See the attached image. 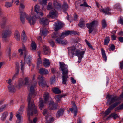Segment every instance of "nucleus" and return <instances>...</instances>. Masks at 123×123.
<instances>
[{"label":"nucleus","instance_id":"obj_45","mask_svg":"<svg viewBox=\"0 0 123 123\" xmlns=\"http://www.w3.org/2000/svg\"><path fill=\"white\" fill-rule=\"evenodd\" d=\"M54 98L56 101L58 102L61 100L62 98L61 97L60 95H58L54 97Z\"/></svg>","mask_w":123,"mask_h":123},{"label":"nucleus","instance_id":"obj_23","mask_svg":"<svg viewBox=\"0 0 123 123\" xmlns=\"http://www.w3.org/2000/svg\"><path fill=\"white\" fill-rule=\"evenodd\" d=\"M48 20L46 18H43L41 21L40 23L43 25V27H45L48 23Z\"/></svg>","mask_w":123,"mask_h":123},{"label":"nucleus","instance_id":"obj_27","mask_svg":"<svg viewBox=\"0 0 123 123\" xmlns=\"http://www.w3.org/2000/svg\"><path fill=\"white\" fill-rule=\"evenodd\" d=\"M14 37L18 41L20 40V34L18 31H15L14 34Z\"/></svg>","mask_w":123,"mask_h":123},{"label":"nucleus","instance_id":"obj_63","mask_svg":"<svg viewBox=\"0 0 123 123\" xmlns=\"http://www.w3.org/2000/svg\"><path fill=\"white\" fill-rule=\"evenodd\" d=\"M50 43L52 47L54 46V45H55V43L54 42L52 41H51L50 42Z\"/></svg>","mask_w":123,"mask_h":123},{"label":"nucleus","instance_id":"obj_3","mask_svg":"<svg viewBox=\"0 0 123 123\" xmlns=\"http://www.w3.org/2000/svg\"><path fill=\"white\" fill-rule=\"evenodd\" d=\"M59 69L62 72V79L63 84H66L67 81L68 76V65L62 62H59Z\"/></svg>","mask_w":123,"mask_h":123},{"label":"nucleus","instance_id":"obj_41","mask_svg":"<svg viewBox=\"0 0 123 123\" xmlns=\"http://www.w3.org/2000/svg\"><path fill=\"white\" fill-rule=\"evenodd\" d=\"M110 39L109 37H106L104 39V45H107L109 43Z\"/></svg>","mask_w":123,"mask_h":123},{"label":"nucleus","instance_id":"obj_13","mask_svg":"<svg viewBox=\"0 0 123 123\" xmlns=\"http://www.w3.org/2000/svg\"><path fill=\"white\" fill-rule=\"evenodd\" d=\"M48 108L51 110H56L59 108L58 107V104L55 103L53 101H50L49 104Z\"/></svg>","mask_w":123,"mask_h":123},{"label":"nucleus","instance_id":"obj_35","mask_svg":"<svg viewBox=\"0 0 123 123\" xmlns=\"http://www.w3.org/2000/svg\"><path fill=\"white\" fill-rule=\"evenodd\" d=\"M25 7L24 5L22 3H20V7H19L20 13H24L23 10Z\"/></svg>","mask_w":123,"mask_h":123},{"label":"nucleus","instance_id":"obj_21","mask_svg":"<svg viewBox=\"0 0 123 123\" xmlns=\"http://www.w3.org/2000/svg\"><path fill=\"white\" fill-rule=\"evenodd\" d=\"M38 79L39 80V86L43 87H44L46 85V84L43 83L44 78L42 76H39L38 77Z\"/></svg>","mask_w":123,"mask_h":123},{"label":"nucleus","instance_id":"obj_26","mask_svg":"<svg viewBox=\"0 0 123 123\" xmlns=\"http://www.w3.org/2000/svg\"><path fill=\"white\" fill-rule=\"evenodd\" d=\"M8 90L10 92L14 93L15 92V89L14 86L12 84H10L8 87Z\"/></svg>","mask_w":123,"mask_h":123},{"label":"nucleus","instance_id":"obj_47","mask_svg":"<svg viewBox=\"0 0 123 123\" xmlns=\"http://www.w3.org/2000/svg\"><path fill=\"white\" fill-rule=\"evenodd\" d=\"M7 106L6 104H4L2 105L0 108V112H2Z\"/></svg>","mask_w":123,"mask_h":123},{"label":"nucleus","instance_id":"obj_51","mask_svg":"<svg viewBox=\"0 0 123 123\" xmlns=\"http://www.w3.org/2000/svg\"><path fill=\"white\" fill-rule=\"evenodd\" d=\"M118 23L120 24L123 25V18L121 17L118 21Z\"/></svg>","mask_w":123,"mask_h":123},{"label":"nucleus","instance_id":"obj_53","mask_svg":"<svg viewBox=\"0 0 123 123\" xmlns=\"http://www.w3.org/2000/svg\"><path fill=\"white\" fill-rule=\"evenodd\" d=\"M80 6H84L91 7V6H89L86 2H84L83 4H80Z\"/></svg>","mask_w":123,"mask_h":123},{"label":"nucleus","instance_id":"obj_50","mask_svg":"<svg viewBox=\"0 0 123 123\" xmlns=\"http://www.w3.org/2000/svg\"><path fill=\"white\" fill-rule=\"evenodd\" d=\"M52 3L49 2L48 3L47 6V9L48 10H51L52 9Z\"/></svg>","mask_w":123,"mask_h":123},{"label":"nucleus","instance_id":"obj_29","mask_svg":"<svg viewBox=\"0 0 123 123\" xmlns=\"http://www.w3.org/2000/svg\"><path fill=\"white\" fill-rule=\"evenodd\" d=\"M102 55L103 59L106 61L107 60V57L106 54L105 53V51L103 49L101 48V49Z\"/></svg>","mask_w":123,"mask_h":123},{"label":"nucleus","instance_id":"obj_17","mask_svg":"<svg viewBox=\"0 0 123 123\" xmlns=\"http://www.w3.org/2000/svg\"><path fill=\"white\" fill-rule=\"evenodd\" d=\"M29 80L28 77H27L25 78L24 79L25 83L23 81L20 82L17 86L18 88L19 89L23 85H27L28 83Z\"/></svg>","mask_w":123,"mask_h":123},{"label":"nucleus","instance_id":"obj_14","mask_svg":"<svg viewBox=\"0 0 123 123\" xmlns=\"http://www.w3.org/2000/svg\"><path fill=\"white\" fill-rule=\"evenodd\" d=\"M58 13L57 12L55 9L52 10L49 12L47 17L48 18H53L56 17Z\"/></svg>","mask_w":123,"mask_h":123},{"label":"nucleus","instance_id":"obj_20","mask_svg":"<svg viewBox=\"0 0 123 123\" xmlns=\"http://www.w3.org/2000/svg\"><path fill=\"white\" fill-rule=\"evenodd\" d=\"M28 15L25 12L24 13H20V19L22 23H24L25 22V18H26L27 19Z\"/></svg>","mask_w":123,"mask_h":123},{"label":"nucleus","instance_id":"obj_1","mask_svg":"<svg viewBox=\"0 0 123 123\" xmlns=\"http://www.w3.org/2000/svg\"><path fill=\"white\" fill-rule=\"evenodd\" d=\"M36 86V83H35L34 85L31 86L30 87V91L31 93H29L27 97V100L28 102V107L27 109V115L29 116L28 119L30 123H36L37 119L36 118H34L33 123L32 121L30 120V115L32 116L35 114V115H37L38 111L36 107L35 106L33 102L31 101V98L33 93L34 92V88Z\"/></svg>","mask_w":123,"mask_h":123},{"label":"nucleus","instance_id":"obj_9","mask_svg":"<svg viewBox=\"0 0 123 123\" xmlns=\"http://www.w3.org/2000/svg\"><path fill=\"white\" fill-rule=\"evenodd\" d=\"M34 9L35 12V15L37 16V18H40V16L42 17L43 16V14L38 5H36L34 7Z\"/></svg>","mask_w":123,"mask_h":123},{"label":"nucleus","instance_id":"obj_38","mask_svg":"<svg viewBox=\"0 0 123 123\" xmlns=\"http://www.w3.org/2000/svg\"><path fill=\"white\" fill-rule=\"evenodd\" d=\"M31 46V49L32 50L35 51L36 50L37 47L34 41H32Z\"/></svg>","mask_w":123,"mask_h":123},{"label":"nucleus","instance_id":"obj_48","mask_svg":"<svg viewBox=\"0 0 123 123\" xmlns=\"http://www.w3.org/2000/svg\"><path fill=\"white\" fill-rule=\"evenodd\" d=\"M115 49V46L113 44H112L108 49L109 51H111V50L113 51Z\"/></svg>","mask_w":123,"mask_h":123},{"label":"nucleus","instance_id":"obj_22","mask_svg":"<svg viewBox=\"0 0 123 123\" xmlns=\"http://www.w3.org/2000/svg\"><path fill=\"white\" fill-rule=\"evenodd\" d=\"M43 47V53L44 55H46L50 53L49 49L47 46L44 45Z\"/></svg>","mask_w":123,"mask_h":123},{"label":"nucleus","instance_id":"obj_10","mask_svg":"<svg viewBox=\"0 0 123 123\" xmlns=\"http://www.w3.org/2000/svg\"><path fill=\"white\" fill-rule=\"evenodd\" d=\"M97 22L96 21H93L90 23H87L86 24L87 27L89 29V33H90L93 31L94 27L97 25Z\"/></svg>","mask_w":123,"mask_h":123},{"label":"nucleus","instance_id":"obj_6","mask_svg":"<svg viewBox=\"0 0 123 123\" xmlns=\"http://www.w3.org/2000/svg\"><path fill=\"white\" fill-rule=\"evenodd\" d=\"M107 98H108L107 101V103L109 105H110L112 104H113L116 103L117 105V106L120 103L119 100V98L116 96L113 95H107Z\"/></svg>","mask_w":123,"mask_h":123},{"label":"nucleus","instance_id":"obj_36","mask_svg":"<svg viewBox=\"0 0 123 123\" xmlns=\"http://www.w3.org/2000/svg\"><path fill=\"white\" fill-rule=\"evenodd\" d=\"M12 3L11 2H6L5 3V6L7 8L12 7Z\"/></svg>","mask_w":123,"mask_h":123},{"label":"nucleus","instance_id":"obj_58","mask_svg":"<svg viewBox=\"0 0 123 123\" xmlns=\"http://www.w3.org/2000/svg\"><path fill=\"white\" fill-rule=\"evenodd\" d=\"M71 82L74 84L76 83V80L74 79L73 78L71 77Z\"/></svg>","mask_w":123,"mask_h":123},{"label":"nucleus","instance_id":"obj_61","mask_svg":"<svg viewBox=\"0 0 123 123\" xmlns=\"http://www.w3.org/2000/svg\"><path fill=\"white\" fill-rule=\"evenodd\" d=\"M13 117V115L12 113L11 112L10 113V117L9 119V120L10 121L12 120V119Z\"/></svg>","mask_w":123,"mask_h":123},{"label":"nucleus","instance_id":"obj_39","mask_svg":"<svg viewBox=\"0 0 123 123\" xmlns=\"http://www.w3.org/2000/svg\"><path fill=\"white\" fill-rule=\"evenodd\" d=\"M21 36L22 37V39L24 42L27 39V37L26 36L25 32L24 30L23 31L21 34Z\"/></svg>","mask_w":123,"mask_h":123},{"label":"nucleus","instance_id":"obj_52","mask_svg":"<svg viewBox=\"0 0 123 123\" xmlns=\"http://www.w3.org/2000/svg\"><path fill=\"white\" fill-rule=\"evenodd\" d=\"M115 8L117 10H121V7L120 5L118 4H116L115 6Z\"/></svg>","mask_w":123,"mask_h":123},{"label":"nucleus","instance_id":"obj_40","mask_svg":"<svg viewBox=\"0 0 123 123\" xmlns=\"http://www.w3.org/2000/svg\"><path fill=\"white\" fill-rule=\"evenodd\" d=\"M69 7L67 3H66L64 2L62 6L63 9L64 10L63 11V12L65 13L66 10L68 9Z\"/></svg>","mask_w":123,"mask_h":123},{"label":"nucleus","instance_id":"obj_16","mask_svg":"<svg viewBox=\"0 0 123 123\" xmlns=\"http://www.w3.org/2000/svg\"><path fill=\"white\" fill-rule=\"evenodd\" d=\"M111 10L110 8L107 7L104 9L101 8L100 10V11L106 15H109L111 14L110 11Z\"/></svg>","mask_w":123,"mask_h":123},{"label":"nucleus","instance_id":"obj_30","mask_svg":"<svg viewBox=\"0 0 123 123\" xmlns=\"http://www.w3.org/2000/svg\"><path fill=\"white\" fill-rule=\"evenodd\" d=\"M8 115V112L6 111L4 112L2 114L1 117V119L2 121H4L7 116Z\"/></svg>","mask_w":123,"mask_h":123},{"label":"nucleus","instance_id":"obj_44","mask_svg":"<svg viewBox=\"0 0 123 123\" xmlns=\"http://www.w3.org/2000/svg\"><path fill=\"white\" fill-rule=\"evenodd\" d=\"M102 28L104 29L106 28L107 25V24L106 21L104 19L103 20L102 22Z\"/></svg>","mask_w":123,"mask_h":123},{"label":"nucleus","instance_id":"obj_49","mask_svg":"<svg viewBox=\"0 0 123 123\" xmlns=\"http://www.w3.org/2000/svg\"><path fill=\"white\" fill-rule=\"evenodd\" d=\"M42 63V62L41 58H39L37 60V64L38 68H39V65L40 64H41Z\"/></svg>","mask_w":123,"mask_h":123},{"label":"nucleus","instance_id":"obj_7","mask_svg":"<svg viewBox=\"0 0 123 123\" xmlns=\"http://www.w3.org/2000/svg\"><path fill=\"white\" fill-rule=\"evenodd\" d=\"M11 31L8 29L4 30L2 32V40L3 42H7L8 41L7 38L11 34Z\"/></svg>","mask_w":123,"mask_h":123},{"label":"nucleus","instance_id":"obj_4","mask_svg":"<svg viewBox=\"0 0 123 123\" xmlns=\"http://www.w3.org/2000/svg\"><path fill=\"white\" fill-rule=\"evenodd\" d=\"M77 34V32L74 31H66L62 33L61 35L60 36L59 38L55 39L57 43L65 45L67 43V42L65 40L63 39L66 36L69 35H72L73 34L76 35Z\"/></svg>","mask_w":123,"mask_h":123},{"label":"nucleus","instance_id":"obj_59","mask_svg":"<svg viewBox=\"0 0 123 123\" xmlns=\"http://www.w3.org/2000/svg\"><path fill=\"white\" fill-rule=\"evenodd\" d=\"M111 37L112 39L113 40H115L116 39V36L114 35H111Z\"/></svg>","mask_w":123,"mask_h":123},{"label":"nucleus","instance_id":"obj_18","mask_svg":"<svg viewBox=\"0 0 123 123\" xmlns=\"http://www.w3.org/2000/svg\"><path fill=\"white\" fill-rule=\"evenodd\" d=\"M73 106L72 108H70L69 110L72 113L74 114V116H75L77 115V106L75 103L73 104Z\"/></svg>","mask_w":123,"mask_h":123},{"label":"nucleus","instance_id":"obj_15","mask_svg":"<svg viewBox=\"0 0 123 123\" xmlns=\"http://www.w3.org/2000/svg\"><path fill=\"white\" fill-rule=\"evenodd\" d=\"M117 105L116 103H115L114 104H112L110 106L105 112V115L104 117H105L107 115H109L110 112L111 110L116 106Z\"/></svg>","mask_w":123,"mask_h":123},{"label":"nucleus","instance_id":"obj_28","mask_svg":"<svg viewBox=\"0 0 123 123\" xmlns=\"http://www.w3.org/2000/svg\"><path fill=\"white\" fill-rule=\"evenodd\" d=\"M39 73L41 74H46L48 73V71L44 68H41L39 70Z\"/></svg>","mask_w":123,"mask_h":123},{"label":"nucleus","instance_id":"obj_60","mask_svg":"<svg viewBox=\"0 0 123 123\" xmlns=\"http://www.w3.org/2000/svg\"><path fill=\"white\" fill-rule=\"evenodd\" d=\"M74 19L75 20H76L78 18V15L76 13H74Z\"/></svg>","mask_w":123,"mask_h":123},{"label":"nucleus","instance_id":"obj_11","mask_svg":"<svg viewBox=\"0 0 123 123\" xmlns=\"http://www.w3.org/2000/svg\"><path fill=\"white\" fill-rule=\"evenodd\" d=\"M43 113V115L45 116L46 119V123H51L54 121L53 117H50L48 116V112L47 110L46 109L44 110Z\"/></svg>","mask_w":123,"mask_h":123},{"label":"nucleus","instance_id":"obj_56","mask_svg":"<svg viewBox=\"0 0 123 123\" xmlns=\"http://www.w3.org/2000/svg\"><path fill=\"white\" fill-rule=\"evenodd\" d=\"M112 117L114 119H115L119 117L118 115L117 114L114 113H112Z\"/></svg>","mask_w":123,"mask_h":123},{"label":"nucleus","instance_id":"obj_12","mask_svg":"<svg viewBox=\"0 0 123 123\" xmlns=\"http://www.w3.org/2000/svg\"><path fill=\"white\" fill-rule=\"evenodd\" d=\"M37 16L35 15L32 17H29L28 15L27 18V20L28 22L30 23V25H31L34 24L36 20L37 19H40V18H37Z\"/></svg>","mask_w":123,"mask_h":123},{"label":"nucleus","instance_id":"obj_8","mask_svg":"<svg viewBox=\"0 0 123 123\" xmlns=\"http://www.w3.org/2000/svg\"><path fill=\"white\" fill-rule=\"evenodd\" d=\"M24 108L23 105L21 106L18 111L16 117L17 118L16 123H20L22 117L21 115L23 113Z\"/></svg>","mask_w":123,"mask_h":123},{"label":"nucleus","instance_id":"obj_5","mask_svg":"<svg viewBox=\"0 0 123 123\" xmlns=\"http://www.w3.org/2000/svg\"><path fill=\"white\" fill-rule=\"evenodd\" d=\"M18 51L20 53V55H22L24 52V62H23L22 60H21V70L23 72L24 70V66L25 63V62L26 61H27V63L28 64H29L30 62V59L29 58L30 57V56H29L28 58H26V55L27 52L26 50V48L25 46L24 45L22 46V49H19L18 50Z\"/></svg>","mask_w":123,"mask_h":123},{"label":"nucleus","instance_id":"obj_31","mask_svg":"<svg viewBox=\"0 0 123 123\" xmlns=\"http://www.w3.org/2000/svg\"><path fill=\"white\" fill-rule=\"evenodd\" d=\"M39 100V106L40 109L42 110L44 106V103L43 100L42 98H40Z\"/></svg>","mask_w":123,"mask_h":123},{"label":"nucleus","instance_id":"obj_25","mask_svg":"<svg viewBox=\"0 0 123 123\" xmlns=\"http://www.w3.org/2000/svg\"><path fill=\"white\" fill-rule=\"evenodd\" d=\"M60 35L59 33L58 32L55 31V32L53 33L51 35V37L55 40L56 39L59 38Z\"/></svg>","mask_w":123,"mask_h":123},{"label":"nucleus","instance_id":"obj_46","mask_svg":"<svg viewBox=\"0 0 123 123\" xmlns=\"http://www.w3.org/2000/svg\"><path fill=\"white\" fill-rule=\"evenodd\" d=\"M49 0H42L40 1V4L42 5H46L47 3V1Z\"/></svg>","mask_w":123,"mask_h":123},{"label":"nucleus","instance_id":"obj_55","mask_svg":"<svg viewBox=\"0 0 123 123\" xmlns=\"http://www.w3.org/2000/svg\"><path fill=\"white\" fill-rule=\"evenodd\" d=\"M16 69H19L20 66L19 63L18 62H16Z\"/></svg>","mask_w":123,"mask_h":123},{"label":"nucleus","instance_id":"obj_54","mask_svg":"<svg viewBox=\"0 0 123 123\" xmlns=\"http://www.w3.org/2000/svg\"><path fill=\"white\" fill-rule=\"evenodd\" d=\"M7 53L9 56H11V49L10 47H9V48L7 50Z\"/></svg>","mask_w":123,"mask_h":123},{"label":"nucleus","instance_id":"obj_32","mask_svg":"<svg viewBox=\"0 0 123 123\" xmlns=\"http://www.w3.org/2000/svg\"><path fill=\"white\" fill-rule=\"evenodd\" d=\"M54 8L55 9H58L61 7V5L58 3L56 0H54Z\"/></svg>","mask_w":123,"mask_h":123},{"label":"nucleus","instance_id":"obj_62","mask_svg":"<svg viewBox=\"0 0 123 123\" xmlns=\"http://www.w3.org/2000/svg\"><path fill=\"white\" fill-rule=\"evenodd\" d=\"M112 113L110 115L109 117L106 119V120H109L112 117Z\"/></svg>","mask_w":123,"mask_h":123},{"label":"nucleus","instance_id":"obj_64","mask_svg":"<svg viewBox=\"0 0 123 123\" xmlns=\"http://www.w3.org/2000/svg\"><path fill=\"white\" fill-rule=\"evenodd\" d=\"M118 39L119 41L121 42H123V37H119L118 38Z\"/></svg>","mask_w":123,"mask_h":123},{"label":"nucleus","instance_id":"obj_24","mask_svg":"<svg viewBox=\"0 0 123 123\" xmlns=\"http://www.w3.org/2000/svg\"><path fill=\"white\" fill-rule=\"evenodd\" d=\"M43 60V65L45 67H49L50 64L49 60L46 58H44Z\"/></svg>","mask_w":123,"mask_h":123},{"label":"nucleus","instance_id":"obj_33","mask_svg":"<svg viewBox=\"0 0 123 123\" xmlns=\"http://www.w3.org/2000/svg\"><path fill=\"white\" fill-rule=\"evenodd\" d=\"M64 110L63 109H59L57 112L56 114V116L57 117H59L60 116H62Z\"/></svg>","mask_w":123,"mask_h":123},{"label":"nucleus","instance_id":"obj_19","mask_svg":"<svg viewBox=\"0 0 123 123\" xmlns=\"http://www.w3.org/2000/svg\"><path fill=\"white\" fill-rule=\"evenodd\" d=\"M55 24L54 30L55 31H57L59 29L63 27V24L60 22L55 23Z\"/></svg>","mask_w":123,"mask_h":123},{"label":"nucleus","instance_id":"obj_37","mask_svg":"<svg viewBox=\"0 0 123 123\" xmlns=\"http://www.w3.org/2000/svg\"><path fill=\"white\" fill-rule=\"evenodd\" d=\"M52 90L53 92L55 94H58L61 93V91L57 88H52Z\"/></svg>","mask_w":123,"mask_h":123},{"label":"nucleus","instance_id":"obj_43","mask_svg":"<svg viewBox=\"0 0 123 123\" xmlns=\"http://www.w3.org/2000/svg\"><path fill=\"white\" fill-rule=\"evenodd\" d=\"M78 25L79 27L81 28L84 27L85 26L84 22L82 19L80 20V22L78 24Z\"/></svg>","mask_w":123,"mask_h":123},{"label":"nucleus","instance_id":"obj_2","mask_svg":"<svg viewBox=\"0 0 123 123\" xmlns=\"http://www.w3.org/2000/svg\"><path fill=\"white\" fill-rule=\"evenodd\" d=\"M81 47L80 45L77 43H75L73 46L69 48V54L71 53L72 55H75L78 57L79 60L81 59L84 56L85 53L84 51L78 49V47Z\"/></svg>","mask_w":123,"mask_h":123},{"label":"nucleus","instance_id":"obj_57","mask_svg":"<svg viewBox=\"0 0 123 123\" xmlns=\"http://www.w3.org/2000/svg\"><path fill=\"white\" fill-rule=\"evenodd\" d=\"M120 68L121 70L123 69V61L120 62Z\"/></svg>","mask_w":123,"mask_h":123},{"label":"nucleus","instance_id":"obj_42","mask_svg":"<svg viewBox=\"0 0 123 123\" xmlns=\"http://www.w3.org/2000/svg\"><path fill=\"white\" fill-rule=\"evenodd\" d=\"M48 32V31L45 28L42 31H40V33H41L42 35L44 36V37L47 35V33Z\"/></svg>","mask_w":123,"mask_h":123},{"label":"nucleus","instance_id":"obj_34","mask_svg":"<svg viewBox=\"0 0 123 123\" xmlns=\"http://www.w3.org/2000/svg\"><path fill=\"white\" fill-rule=\"evenodd\" d=\"M49 97V94L47 92L45 93L44 94L43 98L45 102H46L48 100Z\"/></svg>","mask_w":123,"mask_h":123}]
</instances>
